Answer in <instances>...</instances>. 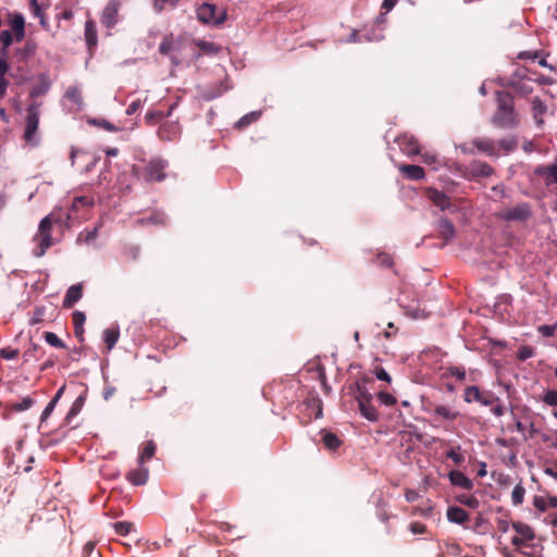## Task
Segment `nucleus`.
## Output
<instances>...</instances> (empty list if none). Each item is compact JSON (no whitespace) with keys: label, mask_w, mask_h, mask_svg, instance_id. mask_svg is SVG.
I'll list each match as a JSON object with an SVG mask.
<instances>
[{"label":"nucleus","mask_w":557,"mask_h":557,"mask_svg":"<svg viewBox=\"0 0 557 557\" xmlns=\"http://www.w3.org/2000/svg\"><path fill=\"white\" fill-rule=\"evenodd\" d=\"M535 174L543 177L546 185L557 184V159L550 164L539 166Z\"/></svg>","instance_id":"17"},{"label":"nucleus","mask_w":557,"mask_h":557,"mask_svg":"<svg viewBox=\"0 0 557 557\" xmlns=\"http://www.w3.org/2000/svg\"><path fill=\"white\" fill-rule=\"evenodd\" d=\"M38 350H40V346L32 342L30 346L23 354L24 361L28 362L33 358H36V354Z\"/></svg>","instance_id":"54"},{"label":"nucleus","mask_w":557,"mask_h":557,"mask_svg":"<svg viewBox=\"0 0 557 557\" xmlns=\"http://www.w3.org/2000/svg\"><path fill=\"white\" fill-rule=\"evenodd\" d=\"M376 260L382 267L391 268L393 265V258L388 253H379Z\"/></svg>","instance_id":"59"},{"label":"nucleus","mask_w":557,"mask_h":557,"mask_svg":"<svg viewBox=\"0 0 557 557\" xmlns=\"http://www.w3.org/2000/svg\"><path fill=\"white\" fill-rule=\"evenodd\" d=\"M40 113L41 102L34 101L26 108L23 139L32 147H36L39 144L37 132L39 127Z\"/></svg>","instance_id":"3"},{"label":"nucleus","mask_w":557,"mask_h":557,"mask_svg":"<svg viewBox=\"0 0 557 557\" xmlns=\"http://www.w3.org/2000/svg\"><path fill=\"white\" fill-rule=\"evenodd\" d=\"M472 146L476 148L480 152L486 154L487 157L499 156L497 144L495 140L490 138L476 137L471 141Z\"/></svg>","instance_id":"14"},{"label":"nucleus","mask_w":557,"mask_h":557,"mask_svg":"<svg viewBox=\"0 0 557 557\" xmlns=\"http://www.w3.org/2000/svg\"><path fill=\"white\" fill-rule=\"evenodd\" d=\"M533 505H534V507L537 510L544 512V511H546L549 508L548 497L545 498V497H542V496H534Z\"/></svg>","instance_id":"53"},{"label":"nucleus","mask_w":557,"mask_h":557,"mask_svg":"<svg viewBox=\"0 0 557 557\" xmlns=\"http://www.w3.org/2000/svg\"><path fill=\"white\" fill-rule=\"evenodd\" d=\"M547 107L537 97L532 100V112L535 123L542 125L544 123L543 115L546 113Z\"/></svg>","instance_id":"28"},{"label":"nucleus","mask_w":557,"mask_h":557,"mask_svg":"<svg viewBox=\"0 0 557 557\" xmlns=\"http://www.w3.org/2000/svg\"><path fill=\"white\" fill-rule=\"evenodd\" d=\"M432 412L435 417L446 421H455L460 417V412L451 406L432 405Z\"/></svg>","instance_id":"18"},{"label":"nucleus","mask_w":557,"mask_h":557,"mask_svg":"<svg viewBox=\"0 0 557 557\" xmlns=\"http://www.w3.org/2000/svg\"><path fill=\"white\" fill-rule=\"evenodd\" d=\"M449 373L459 381H463L466 379V372L462 368L453 367L449 369Z\"/></svg>","instance_id":"62"},{"label":"nucleus","mask_w":557,"mask_h":557,"mask_svg":"<svg viewBox=\"0 0 557 557\" xmlns=\"http://www.w3.org/2000/svg\"><path fill=\"white\" fill-rule=\"evenodd\" d=\"M156 449H157V446H156L154 442H152V441L146 442L144 444V447H143L139 458H138L139 463H145L146 461L150 460L153 457Z\"/></svg>","instance_id":"32"},{"label":"nucleus","mask_w":557,"mask_h":557,"mask_svg":"<svg viewBox=\"0 0 557 557\" xmlns=\"http://www.w3.org/2000/svg\"><path fill=\"white\" fill-rule=\"evenodd\" d=\"M543 401L548 405V406H552V407H557V391L555 389H548L544 395H543Z\"/></svg>","instance_id":"55"},{"label":"nucleus","mask_w":557,"mask_h":557,"mask_svg":"<svg viewBox=\"0 0 557 557\" xmlns=\"http://www.w3.org/2000/svg\"><path fill=\"white\" fill-rule=\"evenodd\" d=\"M84 404H85V396H83V395L78 396L73 401V404H72V406H71V408H70V410H69V412H67V414L65 417V420L67 421V423H70L71 420L81 412Z\"/></svg>","instance_id":"35"},{"label":"nucleus","mask_w":557,"mask_h":557,"mask_svg":"<svg viewBox=\"0 0 557 557\" xmlns=\"http://www.w3.org/2000/svg\"><path fill=\"white\" fill-rule=\"evenodd\" d=\"M45 341L54 348H66V345L61 341L57 334L52 332H45L44 333Z\"/></svg>","instance_id":"43"},{"label":"nucleus","mask_w":557,"mask_h":557,"mask_svg":"<svg viewBox=\"0 0 557 557\" xmlns=\"http://www.w3.org/2000/svg\"><path fill=\"white\" fill-rule=\"evenodd\" d=\"M180 0H154V9L158 12L164 10L165 5L175 7Z\"/></svg>","instance_id":"58"},{"label":"nucleus","mask_w":557,"mask_h":557,"mask_svg":"<svg viewBox=\"0 0 557 557\" xmlns=\"http://www.w3.org/2000/svg\"><path fill=\"white\" fill-rule=\"evenodd\" d=\"M496 144H497L498 150L500 148V149L505 150L506 152L513 151L518 146V141L515 137L504 138Z\"/></svg>","instance_id":"42"},{"label":"nucleus","mask_w":557,"mask_h":557,"mask_svg":"<svg viewBox=\"0 0 557 557\" xmlns=\"http://www.w3.org/2000/svg\"><path fill=\"white\" fill-rule=\"evenodd\" d=\"M37 45L33 40H27L23 48L17 50V54L21 55V60H26L35 54Z\"/></svg>","instance_id":"37"},{"label":"nucleus","mask_w":557,"mask_h":557,"mask_svg":"<svg viewBox=\"0 0 557 557\" xmlns=\"http://www.w3.org/2000/svg\"><path fill=\"white\" fill-rule=\"evenodd\" d=\"M143 103L140 99L134 100L126 109L127 115H133L137 110L141 108Z\"/></svg>","instance_id":"63"},{"label":"nucleus","mask_w":557,"mask_h":557,"mask_svg":"<svg viewBox=\"0 0 557 557\" xmlns=\"http://www.w3.org/2000/svg\"><path fill=\"white\" fill-rule=\"evenodd\" d=\"M90 123L98 127H101L108 132L115 133L119 131V127H116L114 124H112L111 122L103 120V119H94L90 121Z\"/></svg>","instance_id":"47"},{"label":"nucleus","mask_w":557,"mask_h":557,"mask_svg":"<svg viewBox=\"0 0 557 557\" xmlns=\"http://www.w3.org/2000/svg\"><path fill=\"white\" fill-rule=\"evenodd\" d=\"M322 442L323 445L331 450L337 449L342 444V441L338 438V436L332 432H324L322 434Z\"/></svg>","instance_id":"33"},{"label":"nucleus","mask_w":557,"mask_h":557,"mask_svg":"<svg viewBox=\"0 0 557 557\" xmlns=\"http://www.w3.org/2000/svg\"><path fill=\"white\" fill-rule=\"evenodd\" d=\"M449 522L457 523L467 528L466 523L469 521V513L458 506L448 507L446 512Z\"/></svg>","instance_id":"19"},{"label":"nucleus","mask_w":557,"mask_h":557,"mask_svg":"<svg viewBox=\"0 0 557 557\" xmlns=\"http://www.w3.org/2000/svg\"><path fill=\"white\" fill-rule=\"evenodd\" d=\"M85 40L89 49L97 46V28L95 22L91 20L85 23Z\"/></svg>","instance_id":"26"},{"label":"nucleus","mask_w":557,"mask_h":557,"mask_svg":"<svg viewBox=\"0 0 557 557\" xmlns=\"http://www.w3.org/2000/svg\"><path fill=\"white\" fill-rule=\"evenodd\" d=\"M20 355L18 349L12 347H3L0 349V357L5 360H12Z\"/></svg>","instance_id":"51"},{"label":"nucleus","mask_w":557,"mask_h":557,"mask_svg":"<svg viewBox=\"0 0 557 557\" xmlns=\"http://www.w3.org/2000/svg\"><path fill=\"white\" fill-rule=\"evenodd\" d=\"M120 337V331L117 327L115 329H106L103 331V341L106 343L107 351H110L115 344L117 343Z\"/></svg>","instance_id":"30"},{"label":"nucleus","mask_w":557,"mask_h":557,"mask_svg":"<svg viewBox=\"0 0 557 557\" xmlns=\"http://www.w3.org/2000/svg\"><path fill=\"white\" fill-rule=\"evenodd\" d=\"M448 478L453 485L460 486L468 491L473 487L472 481L459 470H451L448 473Z\"/></svg>","instance_id":"22"},{"label":"nucleus","mask_w":557,"mask_h":557,"mask_svg":"<svg viewBox=\"0 0 557 557\" xmlns=\"http://www.w3.org/2000/svg\"><path fill=\"white\" fill-rule=\"evenodd\" d=\"M399 171L406 175L407 178L412 181L423 180L425 172L422 166L416 164H401Z\"/></svg>","instance_id":"23"},{"label":"nucleus","mask_w":557,"mask_h":557,"mask_svg":"<svg viewBox=\"0 0 557 557\" xmlns=\"http://www.w3.org/2000/svg\"><path fill=\"white\" fill-rule=\"evenodd\" d=\"M196 46L206 54H216L220 51V47L212 41L198 40L196 41Z\"/></svg>","instance_id":"36"},{"label":"nucleus","mask_w":557,"mask_h":557,"mask_svg":"<svg viewBox=\"0 0 557 557\" xmlns=\"http://www.w3.org/2000/svg\"><path fill=\"white\" fill-rule=\"evenodd\" d=\"M409 530L413 534H424L426 533V525L422 522H412L409 524Z\"/></svg>","instance_id":"60"},{"label":"nucleus","mask_w":557,"mask_h":557,"mask_svg":"<svg viewBox=\"0 0 557 557\" xmlns=\"http://www.w3.org/2000/svg\"><path fill=\"white\" fill-rule=\"evenodd\" d=\"M426 196L441 210H445L450 206L449 197L435 188H428Z\"/></svg>","instance_id":"20"},{"label":"nucleus","mask_w":557,"mask_h":557,"mask_svg":"<svg viewBox=\"0 0 557 557\" xmlns=\"http://www.w3.org/2000/svg\"><path fill=\"white\" fill-rule=\"evenodd\" d=\"M9 25L14 34L15 41L20 42L25 37V18L21 13L9 14Z\"/></svg>","instance_id":"15"},{"label":"nucleus","mask_w":557,"mask_h":557,"mask_svg":"<svg viewBox=\"0 0 557 557\" xmlns=\"http://www.w3.org/2000/svg\"><path fill=\"white\" fill-rule=\"evenodd\" d=\"M121 3L117 0H110L101 13V24L107 28H112L119 22V11Z\"/></svg>","instance_id":"7"},{"label":"nucleus","mask_w":557,"mask_h":557,"mask_svg":"<svg viewBox=\"0 0 557 557\" xmlns=\"http://www.w3.org/2000/svg\"><path fill=\"white\" fill-rule=\"evenodd\" d=\"M396 143L399 145V148L401 151L407 154L408 157L420 154V145L411 135H400L397 137Z\"/></svg>","instance_id":"11"},{"label":"nucleus","mask_w":557,"mask_h":557,"mask_svg":"<svg viewBox=\"0 0 557 557\" xmlns=\"http://www.w3.org/2000/svg\"><path fill=\"white\" fill-rule=\"evenodd\" d=\"M492 122L498 127H515L518 124L510 94L497 92V110L493 115Z\"/></svg>","instance_id":"1"},{"label":"nucleus","mask_w":557,"mask_h":557,"mask_svg":"<svg viewBox=\"0 0 557 557\" xmlns=\"http://www.w3.org/2000/svg\"><path fill=\"white\" fill-rule=\"evenodd\" d=\"M517 550L525 557H543V546L525 543L522 547Z\"/></svg>","instance_id":"29"},{"label":"nucleus","mask_w":557,"mask_h":557,"mask_svg":"<svg viewBox=\"0 0 557 557\" xmlns=\"http://www.w3.org/2000/svg\"><path fill=\"white\" fill-rule=\"evenodd\" d=\"M166 163L161 159H152L145 166V178L149 182H161L165 178Z\"/></svg>","instance_id":"8"},{"label":"nucleus","mask_w":557,"mask_h":557,"mask_svg":"<svg viewBox=\"0 0 557 557\" xmlns=\"http://www.w3.org/2000/svg\"><path fill=\"white\" fill-rule=\"evenodd\" d=\"M513 90L522 96H527L532 92L533 87L530 79L520 78L511 83Z\"/></svg>","instance_id":"31"},{"label":"nucleus","mask_w":557,"mask_h":557,"mask_svg":"<svg viewBox=\"0 0 557 557\" xmlns=\"http://www.w3.org/2000/svg\"><path fill=\"white\" fill-rule=\"evenodd\" d=\"M228 88L226 79H221L218 83L206 86L201 91V96L205 100L210 101L222 96Z\"/></svg>","instance_id":"16"},{"label":"nucleus","mask_w":557,"mask_h":557,"mask_svg":"<svg viewBox=\"0 0 557 557\" xmlns=\"http://www.w3.org/2000/svg\"><path fill=\"white\" fill-rule=\"evenodd\" d=\"M72 321L74 329H81V326H83L86 321V315L82 311H74L72 313Z\"/></svg>","instance_id":"56"},{"label":"nucleus","mask_w":557,"mask_h":557,"mask_svg":"<svg viewBox=\"0 0 557 557\" xmlns=\"http://www.w3.org/2000/svg\"><path fill=\"white\" fill-rule=\"evenodd\" d=\"M197 17L203 24L221 25L226 21L225 10H218L213 3H202L197 9Z\"/></svg>","instance_id":"5"},{"label":"nucleus","mask_w":557,"mask_h":557,"mask_svg":"<svg viewBox=\"0 0 557 557\" xmlns=\"http://www.w3.org/2000/svg\"><path fill=\"white\" fill-rule=\"evenodd\" d=\"M463 399L466 403L476 401L483 406H490L494 401L492 393L481 392L478 386H468L465 389Z\"/></svg>","instance_id":"9"},{"label":"nucleus","mask_w":557,"mask_h":557,"mask_svg":"<svg viewBox=\"0 0 557 557\" xmlns=\"http://www.w3.org/2000/svg\"><path fill=\"white\" fill-rule=\"evenodd\" d=\"M525 490L521 483L513 487L511 493V502L515 506H519L523 503Z\"/></svg>","instance_id":"39"},{"label":"nucleus","mask_w":557,"mask_h":557,"mask_svg":"<svg viewBox=\"0 0 557 557\" xmlns=\"http://www.w3.org/2000/svg\"><path fill=\"white\" fill-rule=\"evenodd\" d=\"M158 136L161 140L173 141L181 136V126L178 122H163L158 129Z\"/></svg>","instance_id":"10"},{"label":"nucleus","mask_w":557,"mask_h":557,"mask_svg":"<svg viewBox=\"0 0 557 557\" xmlns=\"http://www.w3.org/2000/svg\"><path fill=\"white\" fill-rule=\"evenodd\" d=\"M512 529L516 531V535L511 539V544L516 548L522 547L525 543L534 540V530L527 523L521 521L512 522Z\"/></svg>","instance_id":"6"},{"label":"nucleus","mask_w":557,"mask_h":557,"mask_svg":"<svg viewBox=\"0 0 557 557\" xmlns=\"http://www.w3.org/2000/svg\"><path fill=\"white\" fill-rule=\"evenodd\" d=\"M496 523H497L498 531L502 533H507L509 531L510 527H512V523H510L509 521H507L505 519H498Z\"/></svg>","instance_id":"64"},{"label":"nucleus","mask_w":557,"mask_h":557,"mask_svg":"<svg viewBox=\"0 0 557 557\" xmlns=\"http://www.w3.org/2000/svg\"><path fill=\"white\" fill-rule=\"evenodd\" d=\"M460 446L446 451V458L450 459L455 465L459 466L465 461L463 455L460 453Z\"/></svg>","instance_id":"44"},{"label":"nucleus","mask_w":557,"mask_h":557,"mask_svg":"<svg viewBox=\"0 0 557 557\" xmlns=\"http://www.w3.org/2000/svg\"><path fill=\"white\" fill-rule=\"evenodd\" d=\"M149 471L145 467H138L126 474V479L133 485H144L148 480Z\"/></svg>","instance_id":"24"},{"label":"nucleus","mask_w":557,"mask_h":557,"mask_svg":"<svg viewBox=\"0 0 557 557\" xmlns=\"http://www.w3.org/2000/svg\"><path fill=\"white\" fill-rule=\"evenodd\" d=\"M467 173L470 178L490 177L494 170L484 161L475 160L467 166Z\"/></svg>","instance_id":"13"},{"label":"nucleus","mask_w":557,"mask_h":557,"mask_svg":"<svg viewBox=\"0 0 557 557\" xmlns=\"http://www.w3.org/2000/svg\"><path fill=\"white\" fill-rule=\"evenodd\" d=\"M83 296V286L82 284L72 285L63 299V308H72Z\"/></svg>","instance_id":"21"},{"label":"nucleus","mask_w":557,"mask_h":557,"mask_svg":"<svg viewBox=\"0 0 557 557\" xmlns=\"http://www.w3.org/2000/svg\"><path fill=\"white\" fill-rule=\"evenodd\" d=\"M370 382H372V379L367 375L356 382L355 398L358 401L362 417L369 421H377V410L372 404V395L367 389V384Z\"/></svg>","instance_id":"2"},{"label":"nucleus","mask_w":557,"mask_h":557,"mask_svg":"<svg viewBox=\"0 0 557 557\" xmlns=\"http://www.w3.org/2000/svg\"><path fill=\"white\" fill-rule=\"evenodd\" d=\"M52 224L53 221L50 214L45 216L39 223L38 232L33 239L35 243L33 255L37 258H41L54 244L51 237Z\"/></svg>","instance_id":"4"},{"label":"nucleus","mask_w":557,"mask_h":557,"mask_svg":"<svg viewBox=\"0 0 557 557\" xmlns=\"http://www.w3.org/2000/svg\"><path fill=\"white\" fill-rule=\"evenodd\" d=\"M534 354V350L530 346H521L518 350V359L521 361H524L529 358H531Z\"/></svg>","instance_id":"57"},{"label":"nucleus","mask_w":557,"mask_h":557,"mask_svg":"<svg viewBox=\"0 0 557 557\" xmlns=\"http://www.w3.org/2000/svg\"><path fill=\"white\" fill-rule=\"evenodd\" d=\"M457 500L472 509H476L480 506L479 499L473 495L461 494L457 496Z\"/></svg>","instance_id":"41"},{"label":"nucleus","mask_w":557,"mask_h":557,"mask_svg":"<svg viewBox=\"0 0 557 557\" xmlns=\"http://www.w3.org/2000/svg\"><path fill=\"white\" fill-rule=\"evenodd\" d=\"M65 97L69 101H71L72 103H74L76 106H81L83 102L81 89L76 86L69 87L65 92Z\"/></svg>","instance_id":"38"},{"label":"nucleus","mask_w":557,"mask_h":557,"mask_svg":"<svg viewBox=\"0 0 557 557\" xmlns=\"http://www.w3.org/2000/svg\"><path fill=\"white\" fill-rule=\"evenodd\" d=\"M175 50V44H174V40L172 38V36H165L160 46H159V52L163 55H170L171 59H172V62L174 64H178V61L176 60V58L172 54V52Z\"/></svg>","instance_id":"27"},{"label":"nucleus","mask_w":557,"mask_h":557,"mask_svg":"<svg viewBox=\"0 0 557 557\" xmlns=\"http://www.w3.org/2000/svg\"><path fill=\"white\" fill-rule=\"evenodd\" d=\"M377 398H379L380 403L385 406H393L397 403L396 398L392 394L384 392V391H381L377 394Z\"/></svg>","instance_id":"52"},{"label":"nucleus","mask_w":557,"mask_h":557,"mask_svg":"<svg viewBox=\"0 0 557 557\" xmlns=\"http://www.w3.org/2000/svg\"><path fill=\"white\" fill-rule=\"evenodd\" d=\"M259 116L260 112H250L238 120V122L236 123V127L238 129H243L252 122H256L259 119Z\"/></svg>","instance_id":"40"},{"label":"nucleus","mask_w":557,"mask_h":557,"mask_svg":"<svg viewBox=\"0 0 557 557\" xmlns=\"http://www.w3.org/2000/svg\"><path fill=\"white\" fill-rule=\"evenodd\" d=\"M15 41L14 34L11 30H2L0 33V44L2 45L0 53L4 57L8 55V48Z\"/></svg>","instance_id":"34"},{"label":"nucleus","mask_w":557,"mask_h":557,"mask_svg":"<svg viewBox=\"0 0 557 557\" xmlns=\"http://www.w3.org/2000/svg\"><path fill=\"white\" fill-rule=\"evenodd\" d=\"M133 527V523L126 521H119L113 524L115 532L122 536L127 535L132 531Z\"/></svg>","instance_id":"46"},{"label":"nucleus","mask_w":557,"mask_h":557,"mask_svg":"<svg viewBox=\"0 0 557 557\" xmlns=\"http://www.w3.org/2000/svg\"><path fill=\"white\" fill-rule=\"evenodd\" d=\"M164 119V113L162 111H150L146 114L145 120L149 125H154Z\"/></svg>","instance_id":"50"},{"label":"nucleus","mask_w":557,"mask_h":557,"mask_svg":"<svg viewBox=\"0 0 557 557\" xmlns=\"http://www.w3.org/2000/svg\"><path fill=\"white\" fill-rule=\"evenodd\" d=\"M530 215L531 211L527 203H520L500 213V218L506 221H525Z\"/></svg>","instance_id":"12"},{"label":"nucleus","mask_w":557,"mask_h":557,"mask_svg":"<svg viewBox=\"0 0 557 557\" xmlns=\"http://www.w3.org/2000/svg\"><path fill=\"white\" fill-rule=\"evenodd\" d=\"M46 311L47 309L45 306L36 307L35 310L33 311L29 323L32 325L42 323L45 321Z\"/></svg>","instance_id":"45"},{"label":"nucleus","mask_w":557,"mask_h":557,"mask_svg":"<svg viewBox=\"0 0 557 557\" xmlns=\"http://www.w3.org/2000/svg\"><path fill=\"white\" fill-rule=\"evenodd\" d=\"M438 233L440 236L447 243L455 237V226L447 219H441L438 221Z\"/></svg>","instance_id":"25"},{"label":"nucleus","mask_w":557,"mask_h":557,"mask_svg":"<svg viewBox=\"0 0 557 557\" xmlns=\"http://www.w3.org/2000/svg\"><path fill=\"white\" fill-rule=\"evenodd\" d=\"M373 372L379 380L391 383L392 377L383 368L376 367Z\"/></svg>","instance_id":"61"},{"label":"nucleus","mask_w":557,"mask_h":557,"mask_svg":"<svg viewBox=\"0 0 557 557\" xmlns=\"http://www.w3.org/2000/svg\"><path fill=\"white\" fill-rule=\"evenodd\" d=\"M33 405L34 399L30 396H26L20 403L13 404L12 409L14 411H24L29 409Z\"/></svg>","instance_id":"48"},{"label":"nucleus","mask_w":557,"mask_h":557,"mask_svg":"<svg viewBox=\"0 0 557 557\" xmlns=\"http://www.w3.org/2000/svg\"><path fill=\"white\" fill-rule=\"evenodd\" d=\"M29 5H30L32 13L35 16L40 18V24L42 26H46L47 23H46V20H45V15L42 13L41 7L39 5L38 1L37 0H30Z\"/></svg>","instance_id":"49"}]
</instances>
